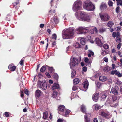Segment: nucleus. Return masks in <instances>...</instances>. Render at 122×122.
<instances>
[{"label": "nucleus", "mask_w": 122, "mask_h": 122, "mask_svg": "<svg viewBox=\"0 0 122 122\" xmlns=\"http://www.w3.org/2000/svg\"><path fill=\"white\" fill-rule=\"evenodd\" d=\"M95 83L97 87L98 88H99L101 86V84L99 82L97 81H96Z\"/></svg>", "instance_id": "37"}, {"label": "nucleus", "mask_w": 122, "mask_h": 122, "mask_svg": "<svg viewBox=\"0 0 122 122\" xmlns=\"http://www.w3.org/2000/svg\"><path fill=\"white\" fill-rule=\"evenodd\" d=\"M120 7L119 6L117 7L116 9V11L117 13H118L119 11Z\"/></svg>", "instance_id": "56"}, {"label": "nucleus", "mask_w": 122, "mask_h": 122, "mask_svg": "<svg viewBox=\"0 0 122 122\" xmlns=\"http://www.w3.org/2000/svg\"><path fill=\"white\" fill-rule=\"evenodd\" d=\"M100 8L101 10L105 9L107 8L106 5L105 4L102 3L101 4Z\"/></svg>", "instance_id": "27"}, {"label": "nucleus", "mask_w": 122, "mask_h": 122, "mask_svg": "<svg viewBox=\"0 0 122 122\" xmlns=\"http://www.w3.org/2000/svg\"><path fill=\"white\" fill-rule=\"evenodd\" d=\"M74 46V47L77 48H80L81 47V45L77 42L75 43Z\"/></svg>", "instance_id": "38"}, {"label": "nucleus", "mask_w": 122, "mask_h": 122, "mask_svg": "<svg viewBox=\"0 0 122 122\" xmlns=\"http://www.w3.org/2000/svg\"><path fill=\"white\" fill-rule=\"evenodd\" d=\"M95 41L98 46H102V43L101 41V40L99 38H95Z\"/></svg>", "instance_id": "10"}, {"label": "nucleus", "mask_w": 122, "mask_h": 122, "mask_svg": "<svg viewBox=\"0 0 122 122\" xmlns=\"http://www.w3.org/2000/svg\"><path fill=\"white\" fill-rule=\"evenodd\" d=\"M109 51L108 50H102L101 51V54L103 56L106 55L108 54Z\"/></svg>", "instance_id": "17"}, {"label": "nucleus", "mask_w": 122, "mask_h": 122, "mask_svg": "<svg viewBox=\"0 0 122 122\" xmlns=\"http://www.w3.org/2000/svg\"><path fill=\"white\" fill-rule=\"evenodd\" d=\"M71 97L72 98H77L79 97L78 96L76 95V93L74 92H72L71 93Z\"/></svg>", "instance_id": "28"}, {"label": "nucleus", "mask_w": 122, "mask_h": 122, "mask_svg": "<svg viewBox=\"0 0 122 122\" xmlns=\"http://www.w3.org/2000/svg\"><path fill=\"white\" fill-rule=\"evenodd\" d=\"M115 75L119 77H121L122 76V74L120 73L119 71H117V70L116 71Z\"/></svg>", "instance_id": "35"}, {"label": "nucleus", "mask_w": 122, "mask_h": 122, "mask_svg": "<svg viewBox=\"0 0 122 122\" xmlns=\"http://www.w3.org/2000/svg\"><path fill=\"white\" fill-rule=\"evenodd\" d=\"M92 30L96 33L97 32V30L96 28L95 27H94L92 29Z\"/></svg>", "instance_id": "51"}, {"label": "nucleus", "mask_w": 122, "mask_h": 122, "mask_svg": "<svg viewBox=\"0 0 122 122\" xmlns=\"http://www.w3.org/2000/svg\"><path fill=\"white\" fill-rule=\"evenodd\" d=\"M116 71V70H115L114 71H112L111 72V74L112 75L115 74Z\"/></svg>", "instance_id": "59"}, {"label": "nucleus", "mask_w": 122, "mask_h": 122, "mask_svg": "<svg viewBox=\"0 0 122 122\" xmlns=\"http://www.w3.org/2000/svg\"><path fill=\"white\" fill-rule=\"evenodd\" d=\"M80 42L81 43L82 45H84L85 43V40L84 39H81L80 40Z\"/></svg>", "instance_id": "41"}, {"label": "nucleus", "mask_w": 122, "mask_h": 122, "mask_svg": "<svg viewBox=\"0 0 122 122\" xmlns=\"http://www.w3.org/2000/svg\"><path fill=\"white\" fill-rule=\"evenodd\" d=\"M73 30L71 28L67 29L64 33H63L62 36L64 39H69L72 38L74 35Z\"/></svg>", "instance_id": "2"}, {"label": "nucleus", "mask_w": 122, "mask_h": 122, "mask_svg": "<svg viewBox=\"0 0 122 122\" xmlns=\"http://www.w3.org/2000/svg\"><path fill=\"white\" fill-rule=\"evenodd\" d=\"M85 62L88 64H90L91 63L92 61L90 60L87 57H85Z\"/></svg>", "instance_id": "30"}, {"label": "nucleus", "mask_w": 122, "mask_h": 122, "mask_svg": "<svg viewBox=\"0 0 122 122\" xmlns=\"http://www.w3.org/2000/svg\"><path fill=\"white\" fill-rule=\"evenodd\" d=\"M117 87H115V88H112L111 91L115 95H117L118 93Z\"/></svg>", "instance_id": "12"}, {"label": "nucleus", "mask_w": 122, "mask_h": 122, "mask_svg": "<svg viewBox=\"0 0 122 122\" xmlns=\"http://www.w3.org/2000/svg\"><path fill=\"white\" fill-rule=\"evenodd\" d=\"M59 94L57 92L55 91L53 92L52 95V96L53 97L57 99V100L60 99Z\"/></svg>", "instance_id": "11"}, {"label": "nucleus", "mask_w": 122, "mask_h": 122, "mask_svg": "<svg viewBox=\"0 0 122 122\" xmlns=\"http://www.w3.org/2000/svg\"><path fill=\"white\" fill-rule=\"evenodd\" d=\"M121 39L120 37H116V41L118 43H120L121 42Z\"/></svg>", "instance_id": "43"}, {"label": "nucleus", "mask_w": 122, "mask_h": 122, "mask_svg": "<svg viewBox=\"0 0 122 122\" xmlns=\"http://www.w3.org/2000/svg\"><path fill=\"white\" fill-rule=\"evenodd\" d=\"M116 34H117L116 36V37H120V33L119 32H117Z\"/></svg>", "instance_id": "64"}, {"label": "nucleus", "mask_w": 122, "mask_h": 122, "mask_svg": "<svg viewBox=\"0 0 122 122\" xmlns=\"http://www.w3.org/2000/svg\"><path fill=\"white\" fill-rule=\"evenodd\" d=\"M118 1L117 2V5H122V2L121 1Z\"/></svg>", "instance_id": "53"}, {"label": "nucleus", "mask_w": 122, "mask_h": 122, "mask_svg": "<svg viewBox=\"0 0 122 122\" xmlns=\"http://www.w3.org/2000/svg\"><path fill=\"white\" fill-rule=\"evenodd\" d=\"M82 2L81 0H77L74 2L72 7L74 11H77L81 10L82 8Z\"/></svg>", "instance_id": "4"}, {"label": "nucleus", "mask_w": 122, "mask_h": 122, "mask_svg": "<svg viewBox=\"0 0 122 122\" xmlns=\"http://www.w3.org/2000/svg\"><path fill=\"white\" fill-rule=\"evenodd\" d=\"M16 68V66L12 64H10L8 66L9 69L12 71H14Z\"/></svg>", "instance_id": "15"}, {"label": "nucleus", "mask_w": 122, "mask_h": 122, "mask_svg": "<svg viewBox=\"0 0 122 122\" xmlns=\"http://www.w3.org/2000/svg\"><path fill=\"white\" fill-rule=\"evenodd\" d=\"M109 92L110 93H111L110 91H108L102 92L101 94V100L104 101L106 99L107 97L106 93Z\"/></svg>", "instance_id": "9"}, {"label": "nucleus", "mask_w": 122, "mask_h": 122, "mask_svg": "<svg viewBox=\"0 0 122 122\" xmlns=\"http://www.w3.org/2000/svg\"><path fill=\"white\" fill-rule=\"evenodd\" d=\"M58 109L61 112H64L65 110V106L62 105H61L59 106L58 108Z\"/></svg>", "instance_id": "19"}, {"label": "nucleus", "mask_w": 122, "mask_h": 122, "mask_svg": "<svg viewBox=\"0 0 122 122\" xmlns=\"http://www.w3.org/2000/svg\"><path fill=\"white\" fill-rule=\"evenodd\" d=\"M101 107L99 105L95 104L93 105L92 107L93 108H94L96 110L99 109L101 108Z\"/></svg>", "instance_id": "21"}, {"label": "nucleus", "mask_w": 122, "mask_h": 122, "mask_svg": "<svg viewBox=\"0 0 122 122\" xmlns=\"http://www.w3.org/2000/svg\"><path fill=\"white\" fill-rule=\"evenodd\" d=\"M83 7L84 9L88 11H93L95 9L94 5L89 1H84L83 4Z\"/></svg>", "instance_id": "3"}, {"label": "nucleus", "mask_w": 122, "mask_h": 122, "mask_svg": "<svg viewBox=\"0 0 122 122\" xmlns=\"http://www.w3.org/2000/svg\"><path fill=\"white\" fill-rule=\"evenodd\" d=\"M88 85L89 83L87 81H86L83 83V86L85 88L87 89Z\"/></svg>", "instance_id": "25"}, {"label": "nucleus", "mask_w": 122, "mask_h": 122, "mask_svg": "<svg viewBox=\"0 0 122 122\" xmlns=\"http://www.w3.org/2000/svg\"><path fill=\"white\" fill-rule=\"evenodd\" d=\"M114 23L113 21H109L106 25L108 27L111 28L113 26Z\"/></svg>", "instance_id": "24"}, {"label": "nucleus", "mask_w": 122, "mask_h": 122, "mask_svg": "<svg viewBox=\"0 0 122 122\" xmlns=\"http://www.w3.org/2000/svg\"><path fill=\"white\" fill-rule=\"evenodd\" d=\"M57 122H66V121L62 119L59 118L58 119Z\"/></svg>", "instance_id": "45"}, {"label": "nucleus", "mask_w": 122, "mask_h": 122, "mask_svg": "<svg viewBox=\"0 0 122 122\" xmlns=\"http://www.w3.org/2000/svg\"><path fill=\"white\" fill-rule=\"evenodd\" d=\"M117 32H113L112 34V36L114 38H115L116 36Z\"/></svg>", "instance_id": "50"}, {"label": "nucleus", "mask_w": 122, "mask_h": 122, "mask_svg": "<svg viewBox=\"0 0 122 122\" xmlns=\"http://www.w3.org/2000/svg\"><path fill=\"white\" fill-rule=\"evenodd\" d=\"M80 81L79 79L78 78H76L73 80L74 84H76L78 83Z\"/></svg>", "instance_id": "36"}, {"label": "nucleus", "mask_w": 122, "mask_h": 122, "mask_svg": "<svg viewBox=\"0 0 122 122\" xmlns=\"http://www.w3.org/2000/svg\"><path fill=\"white\" fill-rule=\"evenodd\" d=\"M82 70L83 71L86 72L87 70V68L86 66L82 68Z\"/></svg>", "instance_id": "58"}, {"label": "nucleus", "mask_w": 122, "mask_h": 122, "mask_svg": "<svg viewBox=\"0 0 122 122\" xmlns=\"http://www.w3.org/2000/svg\"><path fill=\"white\" fill-rule=\"evenodd\" d=\"M49 72L51 73L54 71V69L52 67H49Z\"/></svg>", "instance_id": "47"}, {"label": "nucleus", "mask_w": 122, "mask_h": 122, "mask_svg": "<svg viewBox=\"0 0 122 122\" xmlns=\"http://www.w3.org/2000/svg\"><path fill=\"white\" fill-rule=\"evenodd\" d=\"M25 93V94H26L27 95H29V93L28 91V90L26 89H24V91Z\"/></svg>", "instance_id": "49"}, {"label": "nucleus", "mask_w": 122, "mask_h": 122, "mask_svg": "<svg viewBox=\"0 0 122 122\" xmlns=\"http://www.w3.org/2000/svg\"><path fill=\"white\" fill-rule=\"evenodd\" d=\"M52 41V46L53 47L56 45V42L55 41Z\"/></svg>", "instance_id": "61"}, {"label": "nucleus", "mask_w": 122, "mask_h": 122, "mask_svg": "<svg viewBox=\"0 0 122 122\" xmlns=\"http://www.w3.org/2000/svg\"><path fill=\"white\" fill-rule=\"evenodd\" d=\"M5 117H9V115L8 114V112H6L5 113Z\"/></svg>", "instance_id": "60"}, {"label": "nucleus", "mask_w": 122, "mask_h": 122, "mask_svg": "<svg viewBox=\"0 0 122 122\" xmlns=\"http://www.w3.org/2000/svg\"><path fill=\"white\" fill-rule=\"evenodd\" d=\"M20 96L21 97H23L24 96L23 92L22 91H20Z\"/></svg>", "instance_id": "62"}, {"label": "nucleus", "mask_w": 122, "mask_h": 122, "mask_svg": "<svg viewBox=\"0 0 122 122\" xmlns=\"http://www.w3.org/2000/svg\"><path fill=\"white\" fill-rule=\"evenodd\" d=\"M103 60L106 62H108V58L106 57H104L103 59Z\"/></svg>", "instance_id": "48"}, {"label": "nucleus", "mask_w": 122, "mask_h": 122, "mask_svg": "<svg viewBox=\"0 0 122 122\" xmlns=\"http://www.w3.org/2000/svg\"><path fill=\"white\" fill-rule=\"evenodd\" d=\"M81 110L83 113H85L86 114H87L85 112L86 111V108L84 104H82L81 106Z\"/></svg>", "instance_id": "16"}, {"label": "nucleus", "mask_w": 122, "mask_h": 122, "mask_svg": "<svg viewBox=\"0 0 122 122\" xmlns=\"http://www.w3.org/2000/svg\"><path fill=\"white\" fill-rule=\"evenodd\" d=\"M87 115L86 114L84 116V118L85 119V122H89L90 120L89 118H87Z\"/></svg>", "instance_id": "34"}, {"label": "nucleus", "mask_w": 122, "mask_h": 122, "mask_svg": "<svg viewBox=\"0 0 122 122\" xmlns=\"http://www.w3.org/2000/svg\"><path fill=\"white\" fill-rule=\"evenodd\" d=\"M76 71L74 70H72V71L71 77H73L75 76L76 74Z\"/></svg>", "instance_id": "39"}, {"label": "nucleus", "mask_w": 122, "mask_h": 122, "mask_svg": "<svg viewBox=\"0 0 122 122\" xmlns=\"http://www.w3.org/2000/svg\"><path fill=\"white\" fill-rule=\"evenodd\" d=\"M53 23V22L56 24L58 23L59 22L58 19L57 17L56 16L53 17L50 20Z\"/></svg>", "instance_id": "14"}, {"label": "nucleus", "mask_w": 122, "mask_h": 122, "mask_svg": "<svg viewBox=\"0 0 122 122\" xmlns=\"http://www.w3.org/2000/svg\"><path fill=\"white\" fill-rule=\"evenodd\" d=\"M75 15L77 19L82 21H89L91 19V17L87 13L82 11L76 12Z\"/></svg>", "instance_id": "1"}, {"label": "nucleus", "mask_w": 122, "mask_h": 122, "mask_svg": "<svg viewBox=\"0 0 122 122\" xmlns=\"http://www.w3.org/2000/svg\"><path fill=\"white\" fill-rule=\"evenodd\" d=\"M103 47L105 49H108L109 48L108 45L107 44H104Z\"/></svg>", "instance_id": "44"}, {"label": "nucleus", "mask_w": 122, "mask_h": 122, "mask_svg": "<svg viewBox=\"0 0 122 122\" xmlns=\"http://www.w3.org/2000/svg\"><path fill=\"white\" fill-rule=\"evenodd\" d=\"M47 84L45 82L42 81L41 82L40 81H39L37 84L38 86L42 88L44 90H46L47 88Z\"/></svg>", "instance_id": "8"}, {"label": "nucleus", "mask_w": 122, "mask_h": 122, "mask_svg": "<svg viewBox=\"0 0 122 122\" xmlns=\"http://www.w3.org/2000/svg\"><path fill=\"white\" fill-rule=\"evenodd\" d=\"M35 94L36 97H39L41 95V92L40 90H36V91Z\"/></svg>", "instance_id": "18"}, {"label": "nucleus", "mask_w": 122, "mask_h": 122, "mask_svg": "<svg viewBox=\"0 0 122 122\" xmlns=\"http://www.w3.org/2000/svg\"><path fill=\"white\" fill-rule=\"evenodd\" d=\"M24 60H23V59H22L20 62V64L21 65H22L23 64V62H24Z\"/></svg>", "instance_id": "52"}, {"label": "nucleus", "mask_w": 122, "mask_h": 122, "mask_svg": "<svg viewBox=\"0 0 122 122\" xmlns=\"http://www.w3.org/2000/svg\"><path fill=\"white\" fill-rule=\"evenodd\" d=\"M89 29L87 28L80 27L76 29L75 31L78 34L86 33L88 32Z\"/></svg>", "instance_id": "6"}, {"label": "nucleus", "mask_w": 122, "mask_h": 122, "mask_svg": "<svg viewBox=\"0 0 122 122\" xmlns=\"http://www.w3.org/2000/svg\"><path fill=\"white\" fill-rule=\"evenodd\" d=\"M105 28H101L100 29L99 32L100 33H102L105 31Z\"/></svg>", "instance_id": "46"}, {"label": "nucleus", "mask_w": 122, "mask_h": 122, "mask_svg": "<svg viewBox=\"0 0 122 122\" xmlns=\"http://www.w3.org/2000/svg\"><path fill=\"white\" fill-rule=\"evenodd\" d=\"M77 89V87L76 86H74L72 88V90L73 91H75Z\"/></svg>", "instance_id": "55"}, {"label": "nucleus", "mask_w": 122, "mask_h": 122, "mask_svg": "<svg viewBox=\"0 0 122 122\" xmlns=\"http://www.w3.org/2000/svg\"><path fill=\"white\" fill-rule=\"evenodd\" d=\"M98 93L94 94L92 97L93 100L95 102H97L98 100L99 96Z\"/></svg>", "instance_id": "13"}, {"label": "nucleus", "mask_w": 122, "mask_h": 122, "mask_svg": "<svg viewBox=\"0 0 122 122\" xmlns=\"http://www.w3.org/2000/svg\"><path fill=\"white\" fill-rule=\"evenodd\" d=\"M99 80L101 81H106L107 78V77L104 76H101L99 77Z\"/></svg>", "instance_id": "26"}, {"label": "nucleus", "mask_w": 122, "mask_h": 122, "mask_svg": "<svg viewBox=\"0 0 122 122\" xmlns=\"http://www.w3.org/2000/svg\"><path fill=\"white\" fill-rule=\"evenodd\" d=\"M86 40L89 41L91 43H94V41L92 38L90 36H88L86 38Z\"/></svg>", "instance_id": "22"}, {"label": "nucleus", "mask_w": 122, "mask_h": 122, "mask_svg": "<svg viewBox=\"0 0 122 122\" xmlns=\"http://www.w3.org/2000/svg\"><path fill=\"white\" fill-rule=\"evenodd\" d=\"M46 69V67L45 66H43L40 69V71L42 72H43L45 71Z\"/></svg>", "instance_id": "40"}, {"label": "nucleus", "mask_w": 122, "mask_h": 122, "mask_svg": "<svg viewBox=\"0 0 122 122\" xmlns=\"http://www.w3.org/2000/svg\"><path fill=\"white\" fill-rule=\"evenodd\" d=\"M52 39L51 41H54L56 40L57 38V36L56 34H54L52 35Z\"/></svg>", "instance_id": "29"}, {"label": "nucleus", "mask_w": 122, "mask_h": 122, "mask_svg": "<svg viewBox=\"0 0 122 122\" xmlns=\"http://www.w3.org/2000/svg\"><path fill=\"white\" fill-rule=\"evenodd\" d=\"M46 75L48 78H50L51 77L50 74L47 72H46Z\"/></svg>", "instance_id": "57"}, {"label": "nucleus", "mask_w": 122, "mask_h": 122, "mask_svg": "<svg viewBox=\"0 0 122 122\" xmlns=\"http://www.w3.org/2000/svg\"><path fill=\"white\" fill-rule=\"evenodd\" d=\"M59 87V85L58 84L55 83L53 85V86L51 88L52 90H54L56 89H58Z\"/></svg>", "instance_id": "20"}, {"label": "nucleus", "mask_w": 122, "mask_h": 122, "mask_svg": "<svg viewBox=\"0 0 122 122\" xmlns=\"http://www.w3.org/2000/svg\"><path fill=\"white\" fill-rule=\"evenodd\" d=\"M80 59H78L76 58L73 57L71 58L70 63V68L72 69L74 67L77 66L78 64L80 62Z\"/></svg>", "instance_id": "5"}, {"label": "nucleus", "mask_w": 122, "mask_h": 122, "mask_svg": "<svg viewBox=\"0 0 122 122\" xmlns=\"http://www.w3.org/2000/svg\"><path fill=\"white\" fill-rule=\"evenodd\" d=\"M121 44L120 43H119V44H118L117 46V48L118 49H119L121 48Z\"/></svg>", "instance_id": "63"}, {"label": "nucleus", "mask_w": 122, "mask_h": 122, "mask_svg": "<svg viewBox=\"0 0 122 122\" xmlns=\"http://www.w3.org/2000/svg\"><path fill=\"white\" fill-rule=\"evenodd\" d=\"M70 112V111L69 110H67L64 112L63 116L65 117H68V115Z\"/></svg>", "instance_id": "23"}, {"label": "nucleus", "mask_w": 122, "mask_h": 122, "mask_svg": "<svg viewBox=\"0 0 122 122\" xmlns=\"http://www.w3.org/2000/svg\"><path fill=\"white\" fill-rule=\"evenodd\" d=\"M99 15L101 20L103 21H107L110 18V16L107 13H100Z\"/></svg>", "instance_id": "7"}, {"label": "nucleus", "mask_w": 122, "mask_h": 122, "mask_svg": "<svg viewBox=\"0 0 122 122\" xmlns=\"http://www.w3.org/2000/svg\"><path fill=\"white\" fill-rule=\"evenodd\" d=\"M43 118L44 119H46L48 117V112L46 111L44 112L43 113Z\"/></svg>", "instance_id": "31"}, {"label": "nucleus", "mask_w": 122, "mask_h": 122, "mask_svg": "<svg viewBox=\"0 0 122 122\" xmlns=\"http://www.w3.org/2000/svg\"><path fill=\"white\" fill-rule=\"evenodd\" d=\"M112 99L113 101H116L117 100V97L115 96H113L112 97Z\"/></svg>", "instance_id": "54"}, {"label": "nucleus", "mask_w": 122, "mask_h": 122, "mask_svg": "<svg viewBox=\"0 0 122 122\" xmlns=\"http://www.w3.org/2000/svg\"><path fill=\"white\" fill-rule=\"evenodd\" d=\"M108 5L110 7H112L113 6V2L111 0H109L108 2Z\"/></svg>", "instance_id": "42"}, {"label": "nucleus", "mask_w": 122, "mask_h": 122, "mask_svg": "<svg viewBox=\"0 0 122 122\" xmlns=\"http://www.w3.org/2000/svg\"><path fill=\"white\" fill-rule=\"evenodd\" d=\"M94 55V53L91 50L89 51L88 54V57H90L91 55L93 56Z\"/></svg>", "instance_id": "32"}, {"label": "nucleus", "mask_w": 122, "mask_h": 122, "mask_svg": "<svg viewBox=\"0 0 122 122\" xmlns=\"http://www.w3.org/2000/svg\"><path fill=\"white\" fill-rule=\"evenodd\" d=\"M111 69V68L108 66L105 67L103 69L104 71L106 72H107L109 71Z\"/></svg>", "instance_id": "33"}]
</instances>
